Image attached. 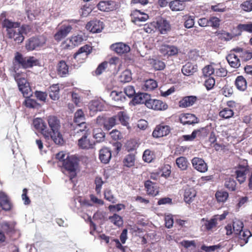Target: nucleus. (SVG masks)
<instances>
[{
	"instance_id": "a19ab883",
	"label": "nucleus",
	"mask_w": 252,
	"mask_h": 252,
	"mask_svg": "<svg viewBox=\"0 0 252 252\" xmlns=\"http://www.w3.org/2000/svg\"><path fill=\"white\" fill-rule=\"evenodd\" d=\"M94 137L97 142H101L104 140L105 133L100 128H95L93 131Z\"/></svg>"
},
{
	"instance_id": "a18cd8bd",
	"label": "nucleus",
	"mask_w": 252,
	"mask_h": 252,
	"mask_svg": "<svg viewBox=\"0 0 252 252\" xmlns=\"http://www.w3.org/2000/svg\"><path fill=\"white\" fill-rule=\"evenodd\" d=\"M239 236V238L241 240H243L244 243L243 244H241V246H242L245 244H246L248 242V239L252 236L251 232L250 231L248 230H242L240 233L237 234Z\"/></svg>"
},
{
	"instance_id": "4c0bfd02",
	"label": "nucleus",
	"mask_w": 252,
	"mask_h": 252,
	"mask_svg": "<svg viewBox=\"0 0 252 252\" xmlns=\"http://www.w3.org/2000/svg\"><path fill=\"white\" fill-rule=\"evenodd\" d=\"M235 85L237 89L240 91H244L247 88L246 81L242 76L237 77L235 80Z\"/></svg>"
},
{
	"instance_id": "ddd939ff",
	"label": "nucleus",
	"mask_w": 252,
	"mask_h": 252,
	"mask_svg": "<svg viewBox=\"0 0 252 252\" xmlns=\"http://www.w3.org/2000/svg\"><path fill=\"white\" fill-rule=\"evenodd\" d=\"M103 28V23L99 20L91 21L86 25L87 29L93 33L100 32Z\"/></svg>"
},
{
	"instance_id": "cd10ccee",
	"label": "nucleus",
	"mask_w": 252,
	"mask_h": 252,
	"mask_svg": "<svg viewBox=\"0 0 252 252\" xmlns=\"http://www.w3.org/2000/svg\"><path fill=\"white\" fill-rule=\"evenodd\" d=\"M0 206L3 210L8 211L11 205L8 196L3 192L0 191Z\"/></svg>"
},
{
	"instance_id": "052dcab7",
	"label": "nucleus",
	"mask_w": 252,
	"mask_h": 252,
	"mask_svg": "<svg viewBox=\"0 0 252 252\" xmlns=\"http://www.w3.org/2000/svg\"><path fill=\"white\" fill-rule=\"evenodd\" d=\"M243 10L250 12L252 11V0H246L243 2L240 5Z\"/></svg>"
},
{
	"instance_id": "b1692460",
	"label": "nucleus",
	"mask_w": 252,
	"mask_h": 252,
	"mask_svg": "<svg viewBox=\"0 0 252 252\" xmlns=\"http://www.w3.org/2000/svg\"><path fill=\"white\" fill-rule=\"evenodd\" d=\"M144 186L148 194L156 196L158 193V189L157 186L151 181H146L145 182Z\"/></svg>"
},
{
	"instance_id": "c03bdc74",
	"label": "nucleus",
	"mask_w": 252,
	"mask_h": 252,
	"mask_svg": "<svg viewBox=\"0 0 252 252\" xmlns=\"http://www.w3.org/2000/svg\"><path fill=\"white\" fill-rule=\"evenodd\" d=\"M176 164L178 167L181 170H185L187 169L188 165V162L187 158L183 157L177 158L176 160Z\"/></svg>"
},
{
	"instance_id": "0e129e2a",
	"label": "nucleus",
	"mask_w": 252,
	"mask_h": 252,
	"mask_svg": "<svg viewBox=\"0 0 252 252\" xmlns=\"http://www.w3.org/2000/svg\"><path fill=\"white\" fill-rule=\"evenodd\" d=\"M92 48L91 46L88 45H85L79 49L78 52L79 53H82L87 56H88L91 53Z\"/></svg>"
},
{
	"instance_id": "13d9d810",
	"label": "nucleus",
	"mask_w": 252,
	"mask_h": 252,
	"mask_svg": "<svg viewBox=\"0 0 252 252\" xmlns=\"http://www.w3.org/2000/svg\"><path fill=\"white\" fill-rule=\"evenodd\" d=\"M211 9L214 12H223L226 11V6L223 3H218L216 5H212Z\"/></svg>"
},
{
	"instance_id": "4be33fe9",
	"label": "nucleus",
	"mask_w": 252,
	"mask_h": 252,
	"mask_svg": "<svg viewBox=\"0 0 252 252\" xmlns=\"http://www.w3.org/2000/svg\"><path fill=\"white\" fill-rule=\"evenodd\" d=\"M180 122L183 125H192L198 123L197 117L192 114H185L180 117Z\"/></svg>"
},
{
	"instance_id": "c9c22d12",
	"label": "nucleus",
	"mask_w": 252,
	"mask_h": 252,
	"mask_svg": "<svg viewBox=\"0 0 252 252\" xmlns=\"http://www.w3.org/2000/svg\"><path fill=\"white\" fill-rule=\"evenodd\" d=\"M158 87L157 82L153 79H148L146 80L142 86V89L145 91H152Z\"/></svg>"
},
{
	"instance_id": "ea45409f",
	"label": "nucleus",
	"mask_w": 252,
	"mask_h": 252,
	"mask_svg": "<svg viewBox=\"0 0 252 252\" xmlns=\"http://www.w3.org/2000/svg\"><path fill=\"white\" fill-rule=\"evenodd\" d=\"M2 25L4 28H6L7 34L9 33V30H14L19 26V23H14L8 19H4L2 23Z\"/></svg>"
},
{
	"instance_id": "e433bc0d",
	"label": "nucleus",
	"mask_w": 252,
	"mask_h": 252,
	"mask_svg": "<svg viewBox=\"0 0 252 252\" xmlns=\"http://www.w3.org/2000/svg\"><path fill=\"white\" fill-rule=\"evenodd\" d=\"M108 220L116 226L120 227L123 224L122 217L117 214H114L113 216L109 217Z\"/></svg>"
},
{
	"instance_id": "c85d7f7f",
	"label": "nucleus",
	"mask_w": 252,
	"mask_h": 252,
	"mask_svg": "<svg viewBox=\"0 0 252 252\" xmlns=\"http://www.w3.org/2000/svg\"><path fill=\"white\" fill-rule=\"evenodd\" d=\"M197 70V66L193 64L188 63L184 65L182 68V72L186 76H190L192 75Z\"/></svg>"
},
{
	"instance_id": "1a4fd4ad",
	"label": "nucleus",
	"mask_w": 252,
	"mask_h": 252,
	"mask_svg": "<svg viewBox=\"0 0 252 252\" xmlns=\"http://www.w3.org/2000/svg\"><path fill=\"white\" fill-rule=\"evenodd\" d=\"M147 107L156 110H165L167 108V105L164 104L161 100L152 99L150 96L146 103Z\"/></svg>"
},
{
	"instance_id": "dca6fc26",
	"label": "nucleus",
	"mask_w": 252,
	"mask_h": 252,
	"mask_svg": "<svg viewBox=\"0 0 252 252\" xmlns=\"http://www.w3.org/2000/svg\"><path fill=\"white\" fill-rule=\"evenodd\" d=\"M110 49L118 54H123L130 51L129 46L123 42H117L112 44Z\"/></svg>"
},
{
	"instance_id": "2f4dec72",
	"label": "nucleus",
	"mask_w": 252,
	"mask_h": 252,
	"mask_svg": "<svg viewBox=\"0 0 252 252\" xmlns=\"http://www.w3.org/2000/svg\"><path fill=\"white\" fill-rule=\"evenodd\" d=\"M185 2L181 0H175L169 3V6L172 11L183 10L185 7Z\"/></svg>"
},
{
	"instance_id": "6e6d98bb",
	"label": "nucleus",
	"mask_w": 252,
	"mask_h": 252,
	"mask_svg": "<svg viewBox=\"0 0 252 252\" xmlns=\"http://www.w3.org/2000/svg\"><path fill=\"white\" fill-rule=\"evenodd\" d=\"M200 133V130L196 129L192 131L190 135H184L183 138L185 141H193L197 136V135Z\"/></svg>"
},
{
	"instance_id": "7ed1b4c3",
	"label": "nucleus",
	"mask_w": 252,
	"mask_h": 252,
	"mask_svg": "<svg viewBox=\"0 0 252 252\" xmlns=\"http://www.w3.org/2000/svg\"><path fill=\"white\" fill-rule=\"evenodd\" d=\"M78 160L74 156H67L65 160L63 163L64 169L63 172L64 174H68L70 180L76 175V170L78 168Z\"/></svg>"
},
{
	"instance_id": "6e6552de",
	"label": "nucleus",
	"mask_w": 252,
	"mask_h": 252,
	"mask_svg": "<svg viewBox=\"0 0 252 252\" xmlns=\"http://www.w3.org/2000/svg\"><path fill=\"white\" fill-rule=\"evenodd\" d=\"M159 51L164 56L169 57L176 55L179 49L175 46L163 44L159 47Z\"/></svg>"
},
{
	"instance_id": "bb28decb",
	"label": "nucleus",
	"mask_w": 252,
	"mask_h": 252,
	"mask_svg": "<svg viewBox=\"0 0 252 252\" xmlns=\"http://www.w3.org/2000/svg\"><path fill=\"white\" fill-rule=\"evenodd\" d=\"M150 95L147 93H138L136 94L132 99L134 104L144 103L146 105Z\"/></svg>"
},
{
	"instance_id": "39448f33",
	"label": "nucleus",
	"mask_w": 252,
	"mask_h": 252,
	"mask_svg": "<svg viewBox=\"0 0 252 252\" xmlns=\"http://www.w3.org/2000/svg\"><path fill=\"white\" fill-rule=\"evenodd\" d=\"M46 40V38L43 36L31 38L27 42L26 48L29 51L33 50L36 48L43 46Z\"/></svg>"
},
{
	"instance_id": "9d476101",
	"label": "nucleus",
	"mask_w": 252,
	"mask_h": 252,
	"mask_svg": "<svg viewBox=\"0 0 252 252\" xmlns=\"http://www.w3.org/2000/svg\"><path fill=\"white\" fill-rule=\"evenodd\" d=\"M79 130L81 132H83L82 137L78 140V145L79 147L83 149H89L93 148V145L87 138L88 134L86 130H85V129H79L77 131V133H78Z\"/></svg>"
},
{
	"instance_id": "79ce46f5",
	"label": "nucleus",
	"mask_w": 252,
	"mask_h": 252,
	"mask_svg": "<svg viewBox=\"0 0 252 252\" xmlns=\"http://www.w3.org/2000/svg\"><path fill=\"white\" fill-rule=\"evenodd\" d=\"M135 156L132 154H130L126 156L124 159V164L125 166L130 167L134 165Z\"/></svg>"
},
{
	"instance_id": "412c9836",
	"label": "nucleus",
	"mask_w": 252,
	"mask_h": 252,
	"mask_svg": "<svg viewBox=\"0 0 252 252\" xmlns=\"http://www.w3.org/2000/svg\"><path fill=\"white\" fill-rule=\"evenodd\" d=\"M112 154L110 150L106 147H104L100 150L99 158L103 163H107L111 158Z\"/></svg>"
},
{
	"instance_id": "bf43d9fd",
	"label": "nucleus",
	"mask_w": 252,
	"mask_h": 252,
	"mask_svg": "<svg viewBox=\"0 0 252 252\" xmlns=\"http://www.w3.org/2000/svg\"><path fill=\"white\" fill-rule=\"evenodd\" d=\"M185 21L184 23V26L188 29L192 28L194 24V20L193 17L192 16H185L184 18Z\"/></svg>"
},
{
	"instance_id": "58836bf2",
	"label": "nucleus",
	"mask_w": 252,
	"mask_h": 252,
	"mask_svg": "<svg viewBox=\"0 0 252 252\" xmlns=\"http://www.w3.org/2000/svg\"><path fill=\"white\" fill-rule=\"evenodd\" d=\"M214 75L219 77H225L227 75V70L219 64H215Z\"/></svg>"
},
{
	"instance_id": "e2e57ef3",
	"label": "nucleus",
	"mask_w": 252,
	"mask_h": 252,
	"mask_svg": "<svg viewBox=\"0 0 252 252\" xmlns=\"http://www.w3.org/2000/svg\"><path fill=\"white\" fill-rule=\"evenodd\" d=\"M236 183L232 179H229L225 181V186L229 190L232 191L235 190L236 189Z\"/></svg>"
},
{
	"instance_id": "72a5a7b5",
	"label": "nucleus",
	"mask_w": 252,
	"mask_h": 252,
	"mask_svg": "<svg viewBox=\"0 0 252 252\" xmlns=\"http://www.w3.org/2000/svg\"><path fill=\"white\" fill-rule=\"evenodd\" d=\"M57 70L60 76H65L68 74V66L64 61H61L58 64Z\"/></svg>"
},
{
	"instance_id": "338daca9",
	"label": "nucleus",
	"mask_w": 252,
	"mask_h": 252,
	"mask_svg": "<svg viewBox=\"0 0 252 252\" xmlns=\"http://www.w3.org/2000/svg\"><path fill=\"white\" fill-rule=\"evenodd\" d=\"M143 159L147 162H151L153 159V156L151 151L149 150H145L143 155Z\"/></svg>"
},
{
	"instance_id": "37998d69",
	"label": "nucleus",
	"mask_w": 252,
	"mask_h": 252,
	"mask_svg": "<svg viewBox=\"0 0 252 252\" xmlns=\"http://www.w3.org/2000/svg\"><path fill=\"white\" fill-rule=\"evenodd\" d=\"M132 79L131 73L129 70L124 71L120 76V80L123 83L130 82Z\"/></svg>"
},
{
	"instance_id": "864d4df0",
	"label": "nucleus",
	"mask_w": 252,
	"mask_h": 252,
	"mask_svg": "<svg viewBox=\"0 0 252 252\" xmlns=\"http://www.w3.org/2000/svg\"><path fill=\"white\" fill-rule=\"evenodd\" d=\"M228 197V194L224 191H218L216 193V197L219 202H224Z\"/></svg>"
},
{
	"instance_id": "473e14b6",
	"label": "nucleus",
	"mask_w": 252,
	"mask_h": 252,
	"mask_svg": "<svg viewBox=\"0 0 252 252\" xmlns=\"http://www.w3.org/2000/svg\"><path fill=\"white\" fill-rule=\"evenodd\" d=\"M226 60L230 65L234 68H238L240 66V62L237 56L234 54H230L226 57Z\"/></svg>"
},
{
	"instance_id": "69168bd1",
	"label": "nucleus",
	"mask_w": 252,
	"mask_h": 252,
	"mask_svg": "<svg viewBox=\"0 0 252 252\" xmlns=\"http://www.w3.org/2000/svg\"><path fill=\"white\" fill-rule=\"evenodd\" d=\"M104 182L101 178L96 177L95 179V191L97 194L100 193L101 189Z\"/></svg>"
},
{
	"instance_id": "f704fd0d",
	"label": "nucleus",
	"mask_w": 252,
	"mask_h": 252,
	"mask_svg": "<svg viewBox=\"0 0 252 252\" xmlns=\"http://www.w3.org/2000/svg\"><path fill=\"white\" fill-rule=\"evenodd\" d=\"M15 225L14 222L3 221L1 224V227L6 233L10 234L14 231Z\"/></svg>"
},
{
	"instance_id": "f257e3e1",
	"label": "nucleus",
	"mask_w": 252,
	"mask_h": 252,
	"mask_svg": "<svg viewBox=\"0 0 252 252\" xmlns=\"http://www.w3.org/2000/svg\"><path fill=\"white\" fill-rule=\"evenodd\" d=\"M50 130L48 132L51 139L56 144H62L63 142L62 135L60 132L61 123L60 120L55 116H50L47 118Z\"/></svg>"
},
{
	"instance_id": "a211bd4d",
	"label": "nucleus",
	"mask_w": 252,
	"mask_h": 252,
	"mask_svg": "<svg viewBox=\"0 0 252 252\" xmlns=\"http://www.w3.org/2000/svg\"><path fill=\"white\" fill-rule=\"evenodd\" d=\"M71 30L72 27L70 25L62 26L55 34V39L58 41H61L67 36Z\"/></svg>"
},
{
	"instance_id": "5701e85b",
	"label": "nucleus",
	"mask_w": 252,
	"mask_h": 252,
	"mask_svg": "<svg viewBox=\"0 0 252 252\" xmlns=\"http://www.w3.org/2000/svg\"><path fill=\"white\" fill-rule=\"evenodd\" d=\"M85 120V115L82 109H78L74 114V122L78 123L79 127H82L86 128V124L84 122Z\"/></svg>"
},
{
	"instance_id": "aec40b11",
	"label": "nucleus",
	"mask_w": 252,
	"mask_h": 252,
	"mask_svg": "<svg viewBox=\"0 0 252 252\" xmlns=\"http://www.w3.org/2000/svg\"><path fill=\"white\" fill-rule=\"evenodd\" d=\"M8 37L13 38L17 43H21L24 39V37L21 32L19 26L14 30H9Z\"/></svg>"
},
{
	"instance_id": "4d7b16f0",
	"label": "nucleus",
	"mask_w": 252,
	"mask_h": 252,
	"mask_svg": "<svg viewBox=\"0 0 252 252\" xmlns=\"http://www.w3.org/2000/svg\"><path fill=\"white\" fill-rule=\"evenodd\" d=\"M112 99L115 101L122 100L124 98V94L122 92L112 91L110 94Z\"/></svg>"
},
{
	"instance_id": "6ab92c4d",
	"label": "nucleus",
	"mask_w": 252,
	"mask_h": 252,
	"mask_svg": "<svg viewBox=\"0 0 252 252\" xmlns=\"http://www.w3.org/2000/svg\"><path fill=\"white\" fill-rule=\"evenodd\" d=\"M156 28H157L161 34H165L170 30V25L165 19L160 18L155 23Z\"/></svg>"
},
{
	"instance_id": "0eeeda50",
	"label": "nucleus",
	"mask_w": 252,
	"mask_h": 252,
	"mask_svg": "<svg viewBox=\"0 0 252 252\" xmlns=\"http://www.w3.org/2000/svg\"><path fill=\"white\" fill-rule=\"evenodd\" d=\"M33 125L34 128L41 132L46 139H49L51 135L48 132V129L46 123L41 118H36L33 121Z\"/></svg>"
},
{
	"instance_id": "4468645a",
	"label": "nucleus",
	"mask_w": 252,
	"mask_h": 252,
	"mask_svg": "<svg viewBox=\"0 0 252 252\" xmlns=\"http://www.w3.org/2000/svg\"><path fill=\"white\" fill-rule=\"evenodd\" d=\"M192 166L198 171L204 173L208 170V166L204 160L197 157L193 158L191 160Z\"/></svg>"
},
{
	"instance_id": "5fc2aeb1",
	"label": "nucleus",
	"mask_w": 252,
	"mask_h": 252,
	"mask_svg": "<svg viewBox=\"0 0 252 252\" xmlns=\"http://www.w3.org/2000/svg\"><path fill=\"white\" fill-rule=\"evenodd\" d=\"M104 198L112 203H115L116 200L114 196L112 191L110 189H106L104 192Z\"/></svg>"
},
{
	"instance_id": "774afa93",
	"label": "nucleus",
	"mask_w": 252,
	"mask_h": 252,
	"mask_svg": "<svg viewBox=\"0 0 252 252\" xmlns=\"http://www.w3.org/2000/svg\"><path fill=\"white\" fill-rule=\"evenodd\" d=\"M30 96L25 97V100L24 103L26 107L29 108H35L37 105V103L35 100L30 98Z\"/></svg>"
},
{
	"instance_id": "49530a36",
	"label": "nucleus",
	"mask_w": 252,
	"mask_h": 252,
	"mask_svg": "<svg viewBox=\"0 0 252 252\" xmlns=\"http://www.w3.org/2000/svg\"><path fill=\"white\" fill-rule=\"evenodd\" d=\"M233 115V110L229 108H224L219 113L220 117L224 119H229L232 117Z\"/></svg>"
},
{
	"instance_id": "7c9ffc66",
	"label": "nucleus",
	"mask_w": 252,
	"mask_h": 252,
	"mask_svg": "<svg viewBox=\"0 0 252 252\" xmlns=\"http://www.w3.org/2000/svg\"><path fill=\"white\" fill-rule=\"evenodd\" d=\"M184 200L187 203L191 202L196 196V191L193 188H188L185 189Z\"/></svg>"
},
{
	"instance_id": "3c124183",
	"label": "nucleus",
	"mask_w": 252,
	"mask_h": 252,
	"mask_svg": "<svg viewBox=\"0 0 252 252\" xmlns=\"http://www.w3.org/2000/svg\"><path fill=\"white\" fill-rule=\"evenodd\" d=\"M214 66H215V64L212 63L205 66L202 70L203 75L205 76H209L211 75H214L215 69Z\"/></svg>"
},
{
	"instance_id": "423d86ee",
	"label": "nucleus",
	"mask_w": 252,
	"mask_h": 252,
	"mask_svg": "<svg viewBox=\"0 0 252 252\" xmlns=\"http://www.w3.org/2000/svg\"><path fill=\"white\" fill-rule=\"evenodd\" d=\"M96 123L99 125H103L104 128L109 130L117 124L116 117L106 118L98 116L96 119Z\"/></svg>"
},
{
	"instance_id": "9b49d317",
	"label": "nucleus",
	"mask_w": 252,
	"mask_h": 252,
	"mask_svg": "<svg viewBox=\"0 0 252 252\" xmlns=\"http://www.w3.org/2000/svg\"><path fill=\"white\" fill-rule=\"evenodd\" d=\"M131 21L136 25H140V22H145L149 19V16L140 10L135 9L131 13Z\"/></svg>"
},
{
	"instance_id": "f3484780",
	"label": "nucleus",
	"mask_w": 252,
	"mask_h": 252,
	"mask_svg": "<svg viewBox=\"0 0 252 252\" xmlns=\"http://www.w3.org/2000/svg\"><path fill=\"white\" fill-rule=\"evenodd\" d=\"M98 9L102 11L108 12L112 11L115 9V4L113 1H101L97 5Z\"/></svg>"
},
{
	"instance_id": "f8f14e48",
	"label": "nucleus",
	"mask_w": 252,
	"mask_h": 252,
	"mask_svg": "<svg viewBox=\"0 0 252 252\" xmlns=\"http://www.w3.org/2000/svg\"><path fill=\"white\" fill-rule=\"evenodd\" d=\"M218 224L216 219L214 216L210 219L203 218L200 220L201 228L204 231H210L216 227Z\"/></svg>"
},
{
	"instance_id": "c756f323",
	"label": "nucleus",
	"mask_w": 252,
	"mask_h": 252,
	"mask_svg": "<svg viewBox=\"0 0 252 252\" xmlns=\"http://www.w3.org/2000/svg\"><path fill=\"white\" fill-rule=\"evenodd\" d=\"M49 96L53 100H57L59 98L60 87L58 84L51 86L48 90Z\"/></svg>"
},
{
	"instance_id": "de8ad7c7",
	"label": "nucleus",
	"mask_w": 252,
	"mask_h": 252,
	"mask_svg": "<svg viewBox=\"0 0 252 252\" xmlns=\"http://www.w3.org/2000/svg\"><path fill=\"white\" fill-rule=\"evenodd\" d=\"M115 116L116 117V119L118 118L122 125L124 126L127 125L128 117L125 112L120 111Z\"/></svg>"
},
{
	"instance_id": "20e7f679",
	"label": "nucleus",
	"mask_w": 252,
	"mask_h": 252,
	"mask_svg": "<svg viewBox=\"0 0 252 252\" xmlns=\"http://www.w3.org/2000/svg\"><path fill=\"white\" fill-rule=\"evenodd\" d=\"M38 63V60L33 57H23L22 56L17 53L15 57L14 63V70H16L17 64L21 65L23 68H28L36 65Z\"/></svg>"
},
{
	"instance_id": "8fccbe9b",
	"label": "nucleus",
	"mask_w": 252,
	"mask_h": 252,
	"mask_svg": "<svg viewBox=\"0 0 252 252\" xmlns=\"http://www.w3.org/2000/svg\"><path fill=\"white\" fill-rule=\"evenodd\" d=\"M236 178L238 182L242 184L246 180V169L242 168L236 171Z\"/></svg>"
},
{
	"instance_id": "603ef678",
	"label": "nucleus",
	"mask_w": 252,
	"mask_h": 252,
	"mask_svg": "<svg viewBox=\"0 0 252 252\" xmlns=\"http://www.w3.org/2000/svg\"><path fill=\"white\" fill-rule=\"evenodd\" d=\"M83 36L81 35H73L70 38V42L74 46L80 45L83 41Z\"/></svg>"
},
{
	"instance_id": "09e8293b",
	"label": "nucleus",
	"mask_w": 252,
	"mask_h": 252,
	"mask_svg": "<svg viewBox=\"0 0 252 252\" xmlns=\"http://www.w3.org/2000/svg\"><path fill=\"white\" fill-rule=\"evenodd\" d=\"M232 226L234 233L237 235L243 230L244 225L242 221L236 220L233 221Z\"/></svg>"
},
{
	"instance_id": "2eb2a0df",
	"label": "nucleus",
	"mask_w": 252,
	"mask_h": 252,
	"mask_svg": "<svg viewBox=\"0 0 252 252\" xmlns=\"http://www.w3.org/2000/svg\"><path fill=\"white\" fill-rule=\"evenodd\" d=\"M170 131V127L166 125H158L156 126L153 132V136L159 138L167 135Z\"/></svg>"
},
{
	"instance_id": "680f3d73",
	"label": "nucleus",
	"mask_w": 252,
	"mask_h": 252,
	"mask_svg": "<svg viewBox=\"0 0 252 252\" xmlns=\"http://www.w3.org/2000/svg\"><path fill=\"white\" fill-rule=\"evenodd\" d=\"M124 209H125V205L123 204H118L115 205H110L108 207V209L111 212H119Z\"/></svg>"
},
{
	"instance_id": "a878e982",
	"label": "nucleus",
	"mask_w": 252,
	"mask_h": 252,
	"mask_svg": "<svg viewBox=\"0 0 252 252\" xmlns=\"http://www.w3.org/2000/svg\"><path fill=\"white\" fill-rule=\"evenodd\" d=\"M89 108L90 111L93 113L102 111L103 109V103L99 99L92 100L89 104Z\"/></svg>"
},
{
	"instance_id": "393cba45",
	"label": "nucleus",
	"mask_w": 252,
	"mask_h": 252,
	"mask_svg": "<svg viewBox=\"0 0 252 252\" xmlns=\"http://www.w3.org/2000/svg\"><path fill=\"white\" fill-rule=\"evenodd\" d=\"M197 100L195 96L190 95L185 96L179 102V106L182 108H186L192 106Z\"/></svg>"
},
{
	"instance_id": "f03ea898",
	"label": "nucleus",
	"mask_w": 252,
	"mask_h": 252,
	"mask_svg": "<svg viewBox=\"0 0 252 252\" xmlns=\"http://www.w3.org/2000/svg\"><path fill=\"white\" fill-rule=\"evenodd\" d=\"M14 77L17 83L19 89L23 94V96L25 97L32 96V90L29 83L26 79L27 76L26 73L22 71L17 72L16 70H14Z\"/></svg>"
}]
</instances>
